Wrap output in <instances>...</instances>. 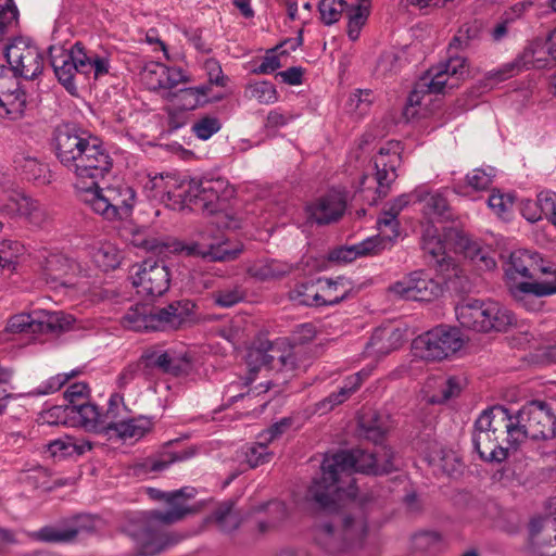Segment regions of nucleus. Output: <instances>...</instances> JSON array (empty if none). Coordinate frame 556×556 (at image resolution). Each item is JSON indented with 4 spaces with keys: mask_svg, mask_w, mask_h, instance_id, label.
<instances>
[{
    "mask_svg": "<svg viewBox=\"0 0 556 556\" xmlns=\"http://www.w3.org/2000/svg\"><path fill=\"white\" fill-rule=\"evenodd\" d=\"M53 150L58 161L75 178L80 201L105 220L128 219L136 203L135 190L125 182L100 188L98 182L113 167V160L103 143L75 126L64 124L53 132Z\"/></svg>",
    "mask_w": 556,
    "mask_h": 556,
    "instance_id": "obj_1",
    "label": "nucleus"
},
{
    "mask_svg": "<svg viewBox=\"0 0 556 556\" xmlns=\"http://www.w3.org/2000/svg\"><path fill=\"white\" fill-rule=\"evenodd\" d=\"M391 448L380 446L374 452L361 448L340 451L327 455L321 464V477L315 479L308 489V497L318 509L333 511L338 508V498L345 492L344 483L349 484L346 493L354 496V472L383 475L395 469Z\"/></svg>",
    "mask_w": 556,
    "mask_h": 556,
    "instance_id": "obj_2",
    "label": "nucleus"
},
{
    "mask_svg": "<svg viewBox=\"0 0 556 556\" xmlns=\"http://www.w3.org/2000/svg\"><path fill=\"white\" fill-rule=\"evenodd\" d=\"M153 188L166 194L169 201L181 206L192 205L207 214L217 213L226 207V203L233 197L235 190L222 177H203L178 181L167 175L154 177Z\"/></svg>",
    "mask_w": 556,
    "mask_h": 556,
    "instance_id": "obj_3",
    "label": "nucleus"
},
{
    "mask_svg": "<svg viewBox=\"0 0 556 556\" xmlns=\"http://www.w3.org/2000/svg\"><path fill=\"white\" fill-rule=\"evenodd\" d=\"M515 432L511 413L504 406L485 409L476 420L472 442L481 459L502 463L509 452L520 446Z\"/></svg>",
    "mask_w": 556,
    "mask_h": 556,
    "instance_id": "obj_4",
    "label": "nucleus"
},
{
    "mask_svg": "<svg viewBox=\"0 0 556 556\" xmlns=\"http://www.w3.org/2000/svg\"><path fill=\"white\" fill-rule=\"evenodd\" d=\"M49 54L58 80L71 94L77 91V75L87 79L91 76L98 79L109 73V60L87 51L81 42L74 43L70 49L52 46L49 48Z\"/></svg>",
    "mask_w": 556,
    "mask_h": 556,
    "instance_id": "obj_5",
    "label": "nucleus"
},
{
    "mask_svg": "<svg viewBox=\"0 0 556 556\" xmlns=\"http://www.w3.org/2000/svg\"><path fill=\"white\" fill-rule=\"evenodd\" d=\"M180 520L179 511L154 509L127 527L126 532L134 543L136 556H156L179 543L181 536L164 530L162 526H169Z\"/></svg>",
    "mask_w": 556,
    "mask_h": 556,
    "instance_id": "obj_6",
    "label": "nucleus"
},
{
    "mask_svg": "<svg viewBox=\"0 0 556 556\" xmlns=\"http://www.w3.org/2000/svg\"><path fill=\"white\" fill-rule=\"evenodd\" d=\"M314 541L328 555L339 556L350 549L361 548L368 535V521L363 509L350 511L342 518L338 532L330 522H319L313 529Z\"/></svg>",
    "mask_w": 556,
    "mask_h": 556,
    "instance_id": "obj_7",
    "label": "nucleus"
},
{
    "mask_svg": "<svg viewBox=\"0 0 556 556\" xmlns=\"http://www.w3.org/2000/svg\"><path fill=\"white\" fill-rule=\"evenodd\" d=\"M213 228H206L198 233V239L184 243L176 239L161 240L157 238H141L135 236L132 244L159 255L168 253H184L187 256H200L211 261H224L235 257L237 252L231 253L226 249V243L213 235Z\"/></svg>",
    "mask_w": 556,
    "mask_h": 556,
    "instance_id": "obj_8",
    "label": "nucleus"
},
{
    "mask_svg": "<svg viewBox=\"0 0 556 556\" xmlns=\"http://www.w3.org/2000/svg\"><path fill=\"white\" fill-rule=\"evenodd\" d=\"M511 421L519 445L527 439L549 440L556 437V399L532 400L515 414Z\"/></svg>",
    "mask_w": 556,
    "mask_h": 556,
    "instance_id": "obj_9",
    "label": "nucleus"
},
{
    "mask_svg": "<svg viewBox=\"0 0 556 556\" xmlns=\"http://www.w3.org/2000/svg\"><path fill=\"white\" fill-rule=\"evenodd\" d=\"M459 324L479 332L506 331L516 323L515 315L495 301L469 299L455 308Z\"/></svg>",
    "mask_w": 556,
    "mask_h": 556,
    "instance_id": "obj_10",
    "label": "nucleus"
},
{
    "mask_svg": "<svg viewBox=\"0 0 556 556\" xmlns=\"http://www.w3.org/2000/svg\"><path fill=\"white\" fill-rule=\"evenodd\" d=\"M464 79V61L452 58L450 61L430 68L420 78L407 98L409 106H419L426 97L432 93H445L447 90L458 87Z\"/></svg>",
    "mask_w": 556,
    "mask_h": 556,
    "instance_id": "obj_11",
    "label": "nucleus"
},
{
    "mask_svg": "<svg viewBox=\"0 0 556 556\" xmlns=\"http://www.w3.org/2000/svg\"><path fill=\"white\" fill-rule=\"evenodd\" d=\"M74 319L61 312L34 311L20 313L8 319L5 331L9 333L43 334L60 333L71 329Z\"/></svg>",
    "mask_w": 556,
    "mask_h": 556,
    "instance_id": "obj_12",
    "label": "nucleus"
},
{
    "mask_svg": "<svg viewBox=\"0 0 556 556\" xmlns=\"http://www.w3.org/2000/svg\"><path fill=\"white\" fill-rule=\"evenodd\" d=\"M463 346L457 328L439 326L417 337L413 342L415 354L427 361H441Z\"/></svg>",
    "mask_w": 556,
    "mask_h": 556,
    "instance_id": "obj_13",
    "label": "nucleus"
},
{
    "mask_svg": "<svg viewBox=\"0 0 556 556\" xmlns=\"http://www.w3.org/2000/svg\"><path fill=\"white\" fill-rule=\"evenodd\" d=\"M247 365L249 368L247 383H251L261 368L292 371L296 367V359L291 348L275 342L269 343L266 349H251L247 356Z\"/></svg>",
    "mask_w": 556,
    "mask_h": 556,
    "instance_id": "obj_14",
    "label": "nucleus"
},
{
    "mask_svg": "<svg viewBox=\"0 0 556 556\" xmlns=\"http://www.w3.org/2000/svg\"><path fill=\"white\" fill-rule=\"evenodd\" d=\"M131 280L138 294L154 299L168 290L170 274L163 262L148 258L132 266Z\"/></svg>",
    "mask_w": 556,
    "mask_h": 556,
    "instance_id": "obj_15",
    "label": "nucleus"
},
{
    "mask_svg": "<svg viewBox=\"0 0 556 556\" xmlns=\"http://www.w3.org/2000/svg\"><path fill=\"white\" fill-rule=\"evenodd\" d=\"M4 55L15 76L35 79L42 73L43 54L36 45L27 39H14L5 47Z\"/></svg>",
    "mask_w": 556,
    "mask_h": 556,
    "instance_id": "obj_16",
    "label": "nucleus"
},
{
    "mask_svg": "<svg viewBox=\"0 0 556 556\" xmlns=\"http://www.w3.org/2000/svg\"><path fill=\"white\" fill-rule=\"evenodd\" d=\"M389 292L402 300L431 301L441 294L442 289L424 270H415L392 283Z\"/></svg>",
    "mask_w": 556,
    "mask_h": 556,
    "instance_id": "obj_17",
    "label": "nucleus"
},
{
    "mask_svg": "<svg viewBox=\"0 0 556 556\" xmlns=\"http://www.w3.org/2000/svg\"><path fill=\"white\" fill-rule=\"evenodd\" d=\"M402 150L400 141L391 140L381 146L378 153L375 155V180L377 182L376 193L378 198L387 197L390 186L397 178L396 169L402 162Z\"/></svg>",
    "mask_w": 556,
    "mask_h": 556,
    "instance_id": "obj_18",
    "label": "nucleus"
},
{
    "mask_svg": "<svg viewBox=\"0 0 556 556\" xmlns=\"http://www.w3.org/2000/svg\"><path fill=\"white\" fill-rule=\"evenodd\" d=\"M140 79L149 90L157 91L163 97H169L170 89L188 81V77L181 68L168 67L154 61L144 64L140 72Z\"/></svg>",
    "mask_w": 556,
    "mask_h": 556,
    "instance_id": "obj_19",
    "label": "nucleus"
},
{
    "mask_svg": "<svg viewBox=\"0 0 556 556\" xmlns=\"http://www.w3.org/2000/svg\"><path fill=\"white\" fill-rule=\"evenodd\" d=\"M144 367L156 368L163 374L176 377L188 375L192 369V361L189 354L175 350H155L142 355Z\"/></svg>",
    "mask_w": 556,
    "mask_h": 556,
    "instance_id": "obj_20",
    "label": "nucleus"
},
{
    "mask_svg": "<svg viewBox=\"0 0 556 556\" xmlns=\"http://www.w3.org/2000/svg\"><path fill=\"white\" fill-rule=\"evenodd\" d=\"M249 516H255L254 530L260 535L279 529L289 517L287 505L279 500H269L251 506Z\"/></svg>",
    "mask_w": 556,
    "mask_h": 556,
    "instance_id": "obj_21",
    "label": "nucleus"
},
{
    "mask_svg": "<svg viewBox=\"0 0 556 556\" xmlns=\"http://www.w3.org/2000/svg\"><path fill=\"white\" fill-rule=\"evenodd\" d=\"M331 283L319 288V279L317 282H305L296 285L290 292L289 299L295 305L304 306H324L334 305L342 301L345 290H342L340 295H333L331 292Z\"/></svg>",
    "mask_w": 556,
    "mask_h": 556,
    "instance_id": "obj_22",
    "label": "nucleus"
},
{
    "mask_svg": "<svg viewBox=\"0 0 556 556\" xmlns=\"http://www.w3.org/2000/svg\"><path fill=\"white\" fill-rule=\"evenodd\" d=\"M530 545L538 556H556V514L530 522Z\"/></svg>",
    "mask_w": 556,
    "mask_h": 556,
    "instance_id": "obj_23",
    "label": "nucleus"
},
{
    "mask_svg": "<svg viewBox=\"0 0 556 556\" xmlns=\"http://www.w3.org/2000/svg\"><path fill=\"white\" fill-rule=\"evenodd\" d=\"M509 292L514 300L529 312H539L543 308V296L556 293V283L552 282H519L509 285Z\"/></svg>",
    "mask_w": 556,
    "mask_h": 556,
    "instance_id": "obj_24",
    "label": "nucleus"
},
{
    "mask_svg": "<svg viewBox=\"0 0 556 556\" xmlns=\"http://www.w3.org/2000/svg\"><path fill=\"white\" fill-rule=\"evenodd\" d=\"M191 307L188 301H177L153 312L150 311V331L178 329L189 319Z\"/></svg>",
    "mask_w": 556,
    "mask_h": 556,
    "instance_id": "obj_25",
    "label": "nucleus"
},
{
    "mask_svg": "<svg viewBox=\"0 0 556 556\" xmlns=\"http://www.w3.org/2000/svg\"><path fill=\"white\" fill-rule=\"evenodd\" d=\"M346 208V198L344 193L331 190L320 197L316 202L307 206V213L311 219L317 224H330L339 220Z\"/></svg>",
    "mask_w": 556,
    "mask_h": 556,
    "instance_id": "obj_26",
    "label": "nucleus"
},
{
    "mask_svg": "<svg viewBox=\"0 0 556 556\" xmlns=\"http://www.w3.org/2000/svg\"><path fill=\"white\" fill-rule=\"evenodd\" d=\"M504 270L509 281H514L517 277L533 278L538 273H548L536 252L522 249L510 253L504 265Z\"/></svg>",
    "mask_w": 556,
    "mask_h": 556,
    "instance_id": "obj_27",
    "label": "nucleus"
},
{
    "mask_svg": "<svg viewBox=\"0 0 556 556\" xmlns=\"http://www.w3.org/2000/svg\"><path fill=\"white\" fill-rule=\"evenodd\" d=\"M427 401L431 404H442L460 393V384L455 377H431L425 384Z\"/></svg>",
    "mask_w": 556,
    "mask_h": 556,
    "instance_id": "obj_28",
    "label": "nucleus"
},
{
    "mask_svg": "<svg viewBox=\"0 0 556 556\" xmlns=\"http://www.w3.org/2000/svg\"><path fill=\"white\" fill-rule=\"evenodd\" d=\"M15 169L27 180L39 184L49 182V170L46 164L27 151L16 152L13 160Z\"/></svg>",
    "mask_w": 556,
    "mask_h": 556,
    "instance_id": "obj_29",
    "label": "nucleus"
},
{
    "mask_svg": "<svg viewBox=\"0 0 556 556\" xmlns=\"http://www.w3.org/2000/svg\"><path fill=\"white\" fill-rule=\"evenodd\" d=\"M194 493L193 488H182L172 492H163L157 489L149 490V494L152 498L164 501L167 504L168 507L164 511H179L181 514V520L193 513L188 501L194 497Z\"/></svg>",
    "mask_w": 556,
    "mask_h": 556,
    "instance_id": "obj_30",
    "label": "nucleus"
},
{
    "mask_svg": "<svg viewBox=\"0 0 556 556\" xmlns=\"http://www.w3.org/2000/svg\"><path fill=\"white\" fill-rule=\"evenodd\" d=\"M447 239L454 241L455 250L463 253L466 257L483 263L484 267L488 269L495 267V261L488 257L480 249L479 244L471 240V238L465 232L452 229L447 233Z\"/></svg>",
    "mask_w": 556,
    "mask_h": 556,
    "instance_id": "obj_31",
    "label": "nucleus"
},
{
    "mask_svg": "<svg viewBox=\"0 0 556 556\" xmlns=\"http://www.w3.org/2000/svg\"><path fill=\"white\" fill-rule=\"evenodd\" d=\"M292 270L293 266L289 263L278 260H261L249 266L248 274L256 280L270 281L280 279Z\"/></svg>",
    "mask_w": 556,
    "mask_h": 556,
    "instance_id": "obj_32",
    "label": "nucleus"
},
{
    "mask_svg": "<svg viewBox=\"0 0 556 556\" xmlns=\"http://www.w3.org/2000/svg\"><path fill=\"white\" fill-rule=\"evenodd\" d=\"M480 28L476 23H465L458 28L448 45V59L446 61H450L452 58L462 59L464 61V76L468 71L467 61L464 56H460L457 53L469 48L471 42L478 38Z\"/></svg>",
    "mask_w": 556,
    "mask_h": 556,
    "instance_id": "obj_33",
    "label": "nucleus"
},
{
    "mask_svg": "<svg viewBox=\"0 0 556 556\" xmlns=\"http://www.w3.org/2000/svg\"><path fill=\"white\" fill-rule=\"evenodd\" d=\"M75 270V264L64 255H50L45 265V276L48 282L65 286L70 282L68 276Z\"/></svg>",
    "mask_w": 556,
    "mask_h": 556,
    "instance_id": "obj_34",
    "label": "nucleus"
},
{
    "mask_svg": "<svg viewBox=\"0 0 556 556\" xmlns=\"http://www.w3.org/2000/svg\"><path fill=\"white\" fill-rule=\"evenodd\" d=\"M210 91L208 86L192 87L180 89L176 93L169 94L175 110L191 111L206 102V96Z\"/></svg>",
    "mask_w": 556,
    "mask_h": 556,
    "instance_id": "obj_35",
    "label": "nucleus"
},
{
    "mask_svg": "<svg viewBox=\"0 0 556 556\" xmlns=\"http://www.w3.org/2000/svg\"><path fill=\"white\" fill-rule=\"evenodd\" d=\"M27 199L28 195L16 188L0 186V213L10 218H20Z\"/></svg>",
    "mask_w": 556,
    "mask_h": 556,
    "instance_id": "obj_36",
    "label": "nucleus"
},
{
    "mask_svg": "<svg viewBox=\"0 0 556 556\" xmlns=\"http://www.w3.org/2000/svg\"><path fill=\"white\" fill-rule=\"evenodd\" d=\"M70 414H73L74 427L80 426L88 430L103 429L101 410L92 403L71 405Z\"/></svg>",
    "mask_w": 556,
    "mask_h": 556,
    "instance_id": "obj_37",
    "label": "nucleus"
},
{
    "mask_svg": "<svg viewBox=\"0 0 556 556\" xmlns=\"http://www.w3.org/2000/svg\"><path fill=\"white\" fill-rule=\"evenodd\" d=\"M151 429V419L144 416H139L136 418H125L121 422L114 425V429L111 431L122 440H139Z\"/></svg>",
    "mask_w": 556,
    "mask_h": 556,
    "instance_id": "obj_38",
    "label": "nucleus"
},
{
    "mask_svg": "<svg viewBox=\"0 0 556 556\" xmlns=\"http://www.w3.org/2000/svg\"><path fill=\"white\" fill-rule=\"evenodd\" d=\"M81 526L70 528H58L52 526L43 527L29 534L33 540L47 543H67L74 541L81 532Z\"/></svg>",
    "mask_w": 556,
    "mask_h": 556,
    "instance_id": "obj_39",
    "label": "nucleus"
},
{
    "mask_svg": "<svg viewBox=\"0 0 556 556\" xmlns=\"http://www.w3.org/2000/svg\"><path fill=\"white\" fill-rule=\"evenodd\" d=\"M368 0H352L346 9L348 36L351 40L358 39L362 27L366 24L369 15Z\"/></svg>",
    "mask_w": 556,
    "mask_h": 556,
    "instance_id": "obj_40",
    "label": "nucleus"
},
{
    "mask_svg": "<svg viewBox=\"0 0 556 556\" xmlns=\"http://www.w3.org/2000/svg\"><path fill=\"white\" fill-rule=\"evenodd\" d=\"M211 519L220 531L226 533L237 530L242 522L240 513L233 509L231 502L218 505L212 513Z\"/></svg>",
    "mask_w": 556,
    "mask_h": 556,
    "instance_id": "obj_41",
    "label": "nucleus"
},
{
    "mask_svg": "<svg viewBox=\"0 0 556 556\" xmlns=\"http://www.w3.org/2000/svg\"><path fill=\"white\" fill-rule=\"evenodd\" d=\"M402 333L397 329H377L367 348L377 354H388L401 345Z\"/></svg>",
    "mask_w": 556,
    "mask_h": 556,
    "instance_id": "obj_42",
    "label": "nucleus"
},
{
    "mask_svg": "<svg viewBox=\"0 0 556 556\" xmlns=\"http://www.w3.org/2000/svg\"><path fill=\"white\" fill-rule=\"evenodd\" d=\"M358 426L361 428V433L366 439L375 443H378L382 440L388 429L382 420V417L375 412L361 415L358 419Z\"/></svg>",
    "mask_w": 556,
    "mask_h": 556,
    "instance_id": "obj_43",
    "label": "nucleus"
},
{
    "mask_svg": "<svg viewBox=\"0 0 556 556\" xmlns=\"http://www.w3.org/2000/svg\"><path fill=\"white\" fill-rule=\"evenodd\" d=\"M422 212L430 220H441L450 217L446 199L440 193H429L424 189Z\"/></svg>",
    "mask_w": 556,
    "mask_h": 556,
    "instance_id": "obj_44",
    "label": "nucleus"
},
{
    "mask_svg": "<svg viewBox=\"0 0 556 556\" xmlns=\"http://www.w3.org/2000/svg\"><path fill=\"white\" fill-rule=\"evenodd\" d=\"M20 218H23L35 228H43L51 220V216L46 206L30 197H28L27 204L24 205Z\"/></svg>",
    "mask_w": 556,
    "mask_h": 556,
    "instance_id": "obj_45",
    "label": "nucleus"
},
{
    "mask_svg": "<svg viewBox=\"0 0 556 556\" xmlns=\"http://www.w3.org/2000/svg\"><path fill=\"white\" fill-rule=\"evenodd\" d=\"M149 311L146 305L136 304L124 314L121 324L124 328L134 331H150Z\"/></svg>",
    "mask_w": 556,
    "mask_h": 556,
    "instance_id": "obj_46",
    "label": "nucleus"
},
{
    "mask_svg": "<svg viewBox=\"0 0 556 556\" xmlns=\"http://www.w3.org/2000/svg\"><path fill=\"white\" fill-rule=\"evenodd\" d=\"M125 413L126 406L124 404V397L118 393H113L108 402L106 410H101L102 428L109 431L113 430L114 425L125 419Z\"/></svg>",
    "mask_w": 556,
    "mask_h": 556,
    "instance_id": "obj_47",
    "label": "nucleus"
},
{
    "mask_svg": "<svg viewBox=\"0 0 556 556\" xmlns=\"http://www.w3.org/2000/svg\"><path fill=\"white\" fill-rule=\"evenodd\" d=\"M192 456V453L186 450L173 452L164 451L156 457L148 458L144 463V467L150 471H162L165 470L169 465L176 462H182Z\"/></svg>",
    "mask_w": 556,
    "mask_h": 556,
    "instance_id": "obj_48",
    "label": "nucleus"
},
{
    "mask_svg": "<svg viewBox=\"0 0 556 556\" xmlns=\"http://www.w3.org/2000/svg\"><path fill=\"white\" fill-rule=\"evenodd\" d=\"M26 104V96L17 86L12 91L0 94V108L12 118L20 116Z\"/></svg>",
    "mask_w": 556,
    "mask_h": 556,
    "instance_id": "obj_49",
    "label": "nucleus"
},
{
    "mask_svg": "<svg viewBox=\"0 0 556 556\" xmlns=\"http://www.w3.org/2000/svg\"><path fill=\"white\" fill-rule=\"evenodd\" d=\"M25 253V247L17 240L0 242V267L14 270L20 256Z\"/></svg>",
    "mask_w": 556,
    "mask_h": 556,
    "instance_id": "obj_50",
    "label": "nucleus"
},
{
    "mask_svg": "<svg viewBox=\"0 0 556 556\" xmlns=\"http://www.w3.org/2000/svg\"><path fill=\"white\" fill-rule=\"evenodd\" d=\"M94 263L103 270L114 269L121 263V252L112 243H102L93 253Z\"/></svg>",
    "mask_w": 556,
    "mask_h": 556,
    "instance_id": "obj_51",
    "label": "nucleus"
},
{
    "mask_svg": "<svg viewBox=\"0 0 556 556\" xmlns=\"http://www.w3.org/2000/svg\"><path fill=\"white\" fill-rule=\"evenodd\" d=\"M245 290L239 286H228L214 292V303L220 307H231L244 300Z\"/></svg>",
    "mask_w": 556,
    "mask_h": 556,
    "instance_id": "obj_52",
    "label": "nucleus"
},
{
    "mask_svg": "<svg viewBox=\"0 0 556 556\" xmlns=\"http://www.w3.org/2000/svg\"><path fill=\"white\" fill-rule=\"evenodd\" d=\"M392 244V238L390 236H372L355 244L356 254L358 257L376 255L381 251L386 250Z\"/></svg>",
    "mask_w": 556,
    "mask_h": 556,
    "instance_id": "obj_53",
    "label": "nucleus"
},
{
    "mask_svg": "<svg viewBox=\"0 0 556 556\" xmlns=\"http://www.w3.org/2000/svg\"><path fill=\"white\" fill-rule=\"evenodd\" d=\"M350 3L345 0H320L318 9L320 12L321 21L326 25H331L338 22L341 14L346 11Z\"/></svg>",
    "mask_w": 556,
    "mask_h": 556,
    "instance_id": "obj_54",
    "label": "nucleus"
},
{
    "mask_svg": "<svg viewBox=\"0 0 556 556\" xmlns=\"http://www.w3.org/2000/svg\"><path fill=\"white\" fill-rule=\"evenodd\" d=\"M401 68V56L395 50H388L381 53L377 66L376 73L382 78L392 77Z\"/></svg>",
    "mask_w": 556,
    "mask_h": 556,
    "instance_id": "obj_55",
    "label": "nucleus"
},
{
    "mask_svg": "<svg viewBox=\"0 0 556 556\" xmlns=\"http://www.w3.org/2000/svg\"><path fill=\"white\" fill-rule=\"evenodd\" d=\"M273 458L268 451V443L258 437V441L250 445L245 451V459L251 468L267 464Z\"/></svg>",
    "mask_w": 556,
    "mask_h": 556,
    "instance_id": "obj_56",
    "label": "nucleus"
},
{
    "mask_svg": "<svg viewBox=\"0 0 556 556\" xmlns=\"http://www.w3.org/2000/svg\"><path fill=\"white\" fill-rule=\"evenodd\" d=\"M250 98L257 100L262 104L275 103L278 94L275 86L269 81H257L247 87Z\"/></svg>",
    "mask_w": 556,
    "mask_h": 556,
    "instance_id": "obj_57",
    "label": "nucleus"
},
{
    "mask_svg": "<svg viewBox=\"0 0 556 556\" xmlns=\"http://www.w3.org/2000/svg\"><path fill=\"white\" fill-rule=\"evenodd\" d=\"M495 176L494 168H475L471 173L466 175V187L471 188L473 191H484L490 188Z\"/></svg>",
    "mask_w": 556,
    "mask_h": 556,
    "instance_id": "obj_58",
    "label": "nucleus"
},
{
    "mask_svg": "<svg viewBox=\"0 0 556 556\" xmlns=\"http://www.w3.org/2000/svg\"><path fill=\"white\" fill-rule=\"evenodd\" d=\"M371 102L372 92L370 90H355L346 101V109L350 113L363 116L368 112Z\"/></svg>",
    "mask_w": 556,
    "mask_h": 556,
    "instance_id": "obj_59",
    "label": "nucleus"
},
{
    "mask_svg": "<svg viewBox=\"0 0 556 556\" xmlns=\"http://www.w3.org/2000/svg\"><path fill=\"white\" fill-rule=\"evenodd\" d=\"M71 405H56L42 413L41 419L49 425H66L74 427Z\"/></svg>",
    "mask_w": 556,
    "mask_h": 556,
    "instance_id": "obj_60",
    "label": "nucleus"
},
{
    "mask_svg": "<svg viewBox=\"0 0 556 556\" xmlns=\"http://www.w3.org/2000/svg\"><path fill=\"white\" fill-rule=\"evenodd\" d=\"M222 127L220 121L211 115H205L199 118L192 125L193 134L201 140L210 139L214 134L219 131Z\"/></svg>",
    "mask_w": 556,
    "mask_h": 556,
    "instance_id": "obj_61",
    "label": "nucleus"
},
{
    "mask_svg": "<svg viewBox=\"0 0 556 556\" xmlns=\"http://www.w3.org/2000/svg\"><path fill=\"white\" fill-rule=\"evenodd\" d=\"M422 249L426 253L431 255L437 266L443 267V263L445 262V247L439 237L425 236Z\"/></svg>",
    "mask_w": 556,
    "mask_h": 556,
    "instance_id": "obj_62",
    "label": "nucleus"
},
{
    "mask_svg": "<svg viewBox=\"0 0 556 556\" xmlns=\"http://www.w3.org/2000/svg\"><path fill=\"white\" fill-rule=\"evenodd\" d=\"M17 9L13 0H0V41L8 28L17 21Z\"/></svg>",
    "mask_w": 556,
    "mask_h": 556,
    "instance_id": "obj_63",
    "label": "nucleus"
},
{
    "mask_svg": "<svg viewBox=\"0 0 556 556\" xmlns=\"http://www.w3.org/2000/svg\"><path fill=\"white\" fill-rule=\"evenodd\" d=\"M292 425L293 419L291 417L281 418L279 421L275 422L269 428L261 432L260 438L269 444L286 433L292 427Z\"/></svg>",
    "mask_w": 556,
    "mask_h": 556,
    "instance_id": "obj_64",
    "label": "nucleus"
}]
</instances>
